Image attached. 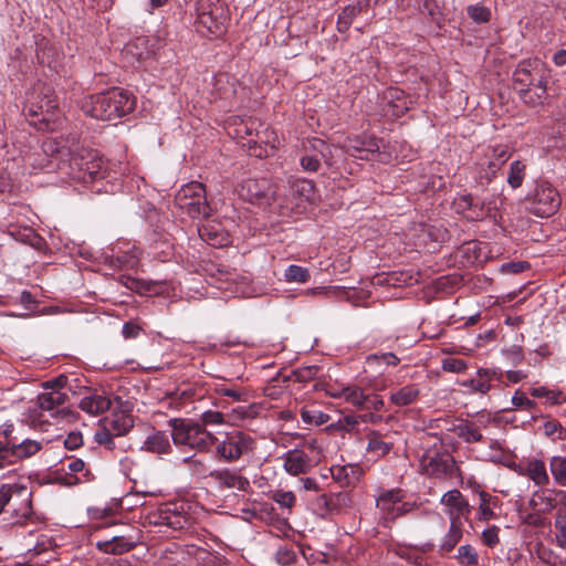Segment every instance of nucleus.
<instances>
[{
    "mask_svg": "<svg viewBox=\"0 0 566 566\" xmlns=\"http://www.w3.org/2000/svg\"><path fill=\"white\" fill-rule=\"evenodd\" d=\"M280 459L283 461V469L291 475L305 474L313 468L310 454L302 449L289 450Z\"/></svg>",
    "mask_w": 566,
    "mask_h": 566,
    "instance_id": "nucleus-15",
    "label": "nucleus"
},
{
    "mask_svg": "<svg viewBox=\"0 0 566 566\" xmlns=\"http://www.w3.org/2000/svg\"><path fill=\"white\" fill-rule=\"evenodd\" d=\"M314 189V184L306 179H297L292 185L293 192L304 200H311Z\"/></svg>",
    "mask_w": 566,
    "mask_h": 566,
    "instance_id": "nucleus-53",
    "label": "nucleus"
},
{
    "mask_svg": "<svg viewBox=\"0 0 566 566\" xmlns=\"http://www.w3.org/2000/svg\"><path fill=\"white\" fill-rule=\"evenodd\" d=\"M500 527L496 525H491L482 531L481 541L484 545L490 548L495 547L500 544Z\"/></svg>",
    "mask_w": 566,
    "mask_h": 566,
    "instance_id": "nucleus-59",
    "label": "nucleus"
},
{
    "mask_svg": "<svg viewBox=\"0 0 566 566\" xmlns=\"http://www.w3.org/2000/svg\"><path fill=\"white\" fill-rule=\"evenodd\" d=\"M302 156L313 155L314 157H322L327 166L334 164L335 153L338 150L337 147L328 145L325 140L311 137L302 142Z\"/></svg>",
    "mask_w": 566,
    "mask_h": 566,
    "instance_id": "nucleus-19",
    "label": "nucleus"
},
{
    "mask_svg": "<svg viewBox=\"0 0 566 566\" xmlns=\"http://www.w3.org/2000/svg\"><path fill=\"white\" fill-rule=\"evenodd\" d=\"M311 509L313 513L321 518H326L333 515L329 494H318L315 499L311 501Z\"/></svg>",
    "mask_w": 566,
    "mask_h": 566,
    "instance_id": "nucleus-40",
    "label": "nucleus"
},
{
    "mask_svg": "<svg viewBox=\"0 0 566 566\" xmlns=\"http://www.w3.org/2000/svg\"><path fill=\"white\" fill-rule=\"evenodd\" d=\"M401 502V494L399 490H390L382 493L377 499V507L381 510L384 513L392 515L397 504Z\"/></svg>",
    "mask_w": 566,
    "mask_h": 566,
    "instance_id": "nucleus-37",
    "label": "nucleus"
},
{
    "mask_svg": "<svg viewBox=\"0 0 566 566\" xmlns=\"http://www.w3.org/2000/svg\"><path fill=\"white\" fill-rule=\"evenodd\" d=\"M525 169H526V166L520 160H515L511 164L510 172L507 176V184L513 189H516L522 186L524 177H525Z\"/></svg>",
    "mask_w": 566,
    "mask_h": 566,
    "instance_id": "nucleus-47",
    "label": "nucleus"
},
{
    "mask_svg": "<svg viewBox=\"0 0 566 566\" xmlns=\"http://www.w3.org/2000/svg\"><path fill=\"white\" fill-rule=\"evenodd\" d=\"M463 536V523H450L448 533L443 536L440 549L443 553L451 552Z\"/></svg>",
    "mask_w": 566,
    "mask_h": 566,
    "instance_id": "nucleus-33",
    "label": "nucleus"
},
{
    "mask_svg": "<svg viewBox=\"0 0 566 566\" xmlns=\"http://www.w3.org/2000/svg\"><path fill=\"white\" fill-rule=\"evenodd\" d=\"M455 558L461 566H476L479 564L478 552L469 544L461 545L458 548Z\"/></svg>",
    "mask_w": 566,
    "mask_h": 566,
    "instance_id": "nucleus-42",
    "label": "nucleus"
},
{
    "mask_svg": "<svg viewBox=\"0 0 566 566\" xmlns=\"http://www.w3.org/2000/svg\"><path fill=\"white\" fill-rule=\"evenodd\" d=\"M545 64L539 59H527L517 64L513 73V78L514 82L521 86H536L542 93H545Z\"/></svg>",
    "mask_w": 566,
    "mask_h": 566,
    "instance_id": "nucleus-8",
    "label": "nucleus"
},
{
    "mask_svg": "<svg viewBox=\"0 0 566 566\" xmlns=\"http://www.w3.org/2000/svg\"><path fill=\"white\" fill-rule=\"evenodd\" d=\"M440 503L444 507V513L448 515L450 523H463L462 520L469 518L471 506L459 490L453 489L446 492Z\"/></svg>",
    "mask_w": 566,
    "mask_h": 566,
    "instance_id": "nucleus-13",
    "label": "nucleus"
},
{
    "mask_svg": "<svg viewBox=\"0 0 566 566\" xmlns=\"http://www.w3.org/2000/svg\"><path fill=\"white\" fill-rule=\"evenodd\" d=\"M43 150L50 155L71 156L72 159L77 151V144L73 142L72 145H61L60 142L48 140L43 143Z\"/></svg>",
    "mask_w": 566,
    "mask_h": 566,
    "instance_id": "nucleus-39",
    "label": "nucleus"
},
{
    "mask_svg": "<svg viewBox=\"0 0 566 566\" xmlns=\"http://www.w3.org/2000/svg\"><path fill=\"white\" fill-rule=\"evenodd\" d=\"M125 108H86V115L102 120H111L112 117H120L127 114Z\"/></svg>",
    "mask_w": 566,
    "mask_h": 566,
    "instance_id": "nucleus-49",
    "label": "nucleus"
},
{
    "mask_svg": "<svg viewBox=\"0 0 566 566\" xmlns=\"http://www.w3.org/2000/svg\"><path fill=\"white\" fill-rule=\"evenodd\" d=\"M526 201L527 210L541 218H548L556 213L562 203L558 191L547 181L538 182Z\"/></svg>",
    "mask_w": 566,
    "mask_h": 566,
    "instance_id": "nucleus-6",
    "label": "nucleus"
},
{
    "mask_svg": "<svg viewBox=\"0 0 566 566\" xmlns=\"http://www.w3.org/2000/svg\"><path fill=\"white\" fill-rule=\"evenodd\" d=\"M468 15L476 23H486L491 20V10L482 4H472L467 8Z\"/></svg>",
    "mask_w": 566,
    "mask_h": 566,
    "instance_id": "nucleus-52",
    "label": "nucleus"
},
{
    "mask_svg": "<svg viewBox=\"0 0 566 566\" xmlns=\"http://www.w3.org/2000/svg\"><path fill=\"white\" fill-rule=\"evenodd\" d=\"M303 448L304 451L307 450L311 453L310 458L312 459L313 467L321 462L324 457V448L318 439L312 438L305 440L303 442Z\"/></svg>",
    "mask_w": 566,
    "mask_h": 566,
    "instance_id": "nucleus-51",
    "label": "nucleus"
},
{
    "mask_svg": "<svg viewBox=\"0 0 566 566\" xmlns=\"http://www.w3.org/2000/svg\"><path fill=\"white\" fill-rule=\"evenodd\" d=\"M12 455L15 458H29L40 450V443L34 440H23L20 443H11Z\"/></svg>",
    "mask_w": 566,
    "mask_h": 566,
    "instance_id": "nucleus-41",
    "label": "nucleus"
},
{
    "mask_svg": "<svg viewBox=\"0 0 566 566\" xmlns=\"http://www.w3.org/2000/svg\"><path fill=\"white\" fill-rule=\"evenodd\" d=\"M349 471L354 472L353 465H335L331 468L332 478L342 485H349L352 483L353 479L349 476Z\"/></svg>",
    "mask_w": 566,
    "mask_h": 566,
    "instance_id": "nucleus-57",
    "label": "nucleus"
},
{
    "mask_svg": "<svg viewBox=\"0 0 566 566\" xmlns=\"http://www.w3.org/2000/svg\"><path fill=\"white\" fill-rule=\"evenodd\" d=\"M151 518L150 523L164 525L174 531L182 530L188 525V517L170 507L160 509Z\"/></svg>",
    "mask_w": 566,
    "mask_h": 566,
    "instance_id": "nucleus-24",
    "label": "nucleus"
},
{
    "mask_svg": "<svg viewBox=\"0 0 566 566\" xmlns=\"http://www.w3.org/2000/svg\"><path fill=\"white\" fill-rule=\"evenodd\" d=\"M140 450L159 455L168 454L171 451L170 439L164 431H154L146 437L140 447Z\"/></svg>",
    "mask_w": 566,
    "mask_h": 566,
    "instance_id": "nucleus-26",
    "label": "nucleus"
},
{
    "mask_svg": "<svg viewBox=\"0 0 566 566\" xmlns=\"http://www.w3.org/2000/svg\"><path fill=\"white\" fill-rule=\"evenodd\" d=\"M318 373L317 366H304L292 371L289 379H294L298 382H307L316 377Z\"/></svg>",
    "mask_w": 566,
    "mask_h": 566,
    "instance_id": "nucleus-56",
    "label": "nucleus"
},
{
    "mask_svg": "<svg viewBox=\"0 0 566 566\" xmlns=\"http://www.w3.org/2000/svg\"><path fill=\"white\" fill-rule=\"evenodd\" d=\"M39 109L42 111L43 108ZM23 115L30 122V125L35 126L39 130L53 129L48 117L42 116V119L38 122V117L42 115V112L29 107L28 113H23Z\"/></svg>",
    "mask_w": 566,
    "mask_h": 566,
    "instance_id": "nucleus-54",
    "label": "nucleus"
},
{
    "mask_svg": "<svg viewBox=\"0 0 566 566\" xmlns=\"http://www.w3.org/2000/svg\"><path fill=\"white\" fill-rule=\"evenodd\" d=\"M488 169L484 177L488 181L495 176L496 171L509 160L511 157L510 148L507 145H496L490 149L488 154Z\"/></svg>",
    "mask_w": 566,
    "mask_h": 566,
    "instance_id": "nucleus-27",
    "label": "nucleus"
},
{
    "mask_svg": "<svg viewBox=\"0 0 566 566\" xmlns=\"http://www.w3.org/2000/svg\"><path fill=\"white\" fill-rule=\"evenodd\" d=\"M229 19L227 6L222 0H198L196 4V28L199 32L220 35Z\"/></svg>",
    "mask_w": 566,
    "mask_h": 566,
    "instance_id": "nucleus-3",
    "label": "nucleus"
},
{
    "mask_svg": "<svg viewBox=\"0 0 566 566\" xmlns=\"http://www.w3.org/2000/svg\"><path fill=\"white\" fill-rule=\"evenodd\" d=\"M480 421L461 420L453 426L452 431L454 434L467 443L481 442L483 436L481 432Z\"/></svg>",
    "mask_w": 566,
    "mask_h": 566,
    "instance_id": "nucleus-28",
    "label": "nucleus"
},
{
    "mask_svg": "<svg viewBox=\"0 0 566 566\" xmlns=\"http://www.w3.org/2000/svg\"><path fill=\"white\" fill-rule=\"evenodd\" d=\"M82 154L77 149L74 154L72 161L78 167L85 175H87L90 181H95L107 177L105 163L102 157L94 150H83Z\"/></svg>",
    "mask_w": 566,
    "mask_h": 566,
    "instance_id": "nucleus-14",
    "label": "nucleus"
},
{
    "mask_svg": "<svg viewBox=\"0 0 566 566\" xmlns=\"http://www.w3.org/2000/svg\"><path fill=\"white\" fill-rule=\"evenodd\" d=\"M420 462L423 473L436 479L452 478L459 471L453 457L448 453L427 451Z\"/></svg>",
    "mask_w": 566,
    "mask_h": 566,
    "instance_id": "nucleus-11",
    "label": "nucleus"
},
{
    "mask_svg": "<svg viewBox=\"0 0 566 566\" xmlns=\"http://www.w3.org/2000/svg\"><path fill=\"white\" fill-rule=\"evenodd\" d=\"M286 282L306 283L310 280V272L306 268L300 265H289L284 272Z\"/></svg>",
    "mask_w": 566,
    "mask_h": 566,
    "instance_id": "nucleus-48",
    "label": "nucleus"
},
{
    "mask_svg": "<svg viewBox=\"0 0 566 566\" xmlns=\"http://www.w3.org/2000/svg\"><path fill=\"white\" fill-rule=\"evenodd\" d=\"M479 521L488 522L490 520L496 518V513L494 512L495 507L500 505V499L497 496H493L485 491L479 492Z\"/></svg>",
    "mask_w": 566,
    "mask_h": 566,
    "instance_id": "nucleus-30",
    "label": "nucleus"
},
{
    "mask_svg": "<svg viewBox=\"0 0 566 566\" xmlns=\"http://www.w3.org/2000/svg\"><path fill=\"white\" fill-rule=\"evenodd\" d=\"M301 419L308 426H322L329 420V416L321 410L302 408Z\"/></svg>",
    "mask_w": 566,
    "mask_h": 566,
    "instance_id": "nucleus-46",
    "label": "nucleus"
},
{
    "mask_svg": "<svg viewBox=\"0 0 566 566\" xmlns=\"http://www.w3.org/2000/svg\"><path fill=\"white\" fill-rule=\"evenodd\" d=\"M520 474L527 476L537 486H545L549 483V476L545 463L539 459L528 460L520 470Z\"/></svg>",
    "mask_w": 566,
    "mask_h": 566,
    "instance_id": "nucleus-25",
    "label": "nucleus"
},
{
    "mask_svg": "<svg viewBox=\"0 0 566 566\" xmlns=\"http://www.w3.org/2000/svg\"><path fill=\"white\" fill-rule=\"evenodd\" d=\"M419 395L420 390L417 385H407L399 388L397 391H392L389 399L395 406L405 407L413 403Z\"/></svg>",
    "mask_w": 566,
    "mask_h": 566,
    "instance_id": "nucleus-31",
    "label": "nucleus"
},
{
    "mask_svg": "<svg viewBox=\"0 0 566 566\" xmlns=\"http://www.w3.org/2000/svg\"><path fill=\"white\" fill-rule=\"evenodd\" d=\"M239 196L258 206H269L275 198V188L270 179H247L239 189Z\"/></svg>",
    "mask_w": 566,
    "mask_h": 566,
    "instance_id": "nucleus-9",
    "label": "nucleus"
},
{
    "mask_svg": "<svg viewBox=\"0 0 566 566\" xmlns=\"http://www.w3.org/2000/svg\"><path fill=\"white\" fill-rule=\"evenodd\" d=\"M530 395L535 398H544L548 405L557 406L566 403V394L559 389H549L546 386L530 389Z\"/></svg>",
    "mask_w": 566,
    "mask_h": 566,
    "instance_id": "nucleus-32",
    "label": "nucleus"
},
{
    "mask_svg": "<svg viewBox=\"0 0 566 566\" xmlns=\"http://www.w3.org/2000/svg\"><path fill=\"white\" fill-rule=\"evenodd\" d=\"M533 509L541 507L543 511H552L557 506V500L552 495L551 490H538L533 493L530 501Z\"/></svg>",
    "mask_w": 566,
    "mask_h": 566,
    "instance_id": "nucleus-36",
    "label": "nucleus"
},
{
    "mask_svg": "<svg viewBox=\"0 0 566 566\" xmlns=\"http://www.w3.org/2000/svg\"><path fill=\"white\" fill-rule=\"evenodd\" d=\"M332 397L343 398L346 402L358 409L364 407L366 394L359 387H344L337 392H331Z\"/></svg>",
    "mask_w": 566,
    "mask_h": 566,
    "instance_id": "nucleus-34",
    "label": "nucleus"
},
{
    "mask_svg": "<svg viewBox=\"0 0 566 566\" xmlns=\"http://www.w3.org/2000/svg\"><path fill=\"white\" fill-rule=\"evenodd\" d=\"M171 439L176 446L189 447L199 452H210L217 437L198 421L172 418L168 421Z\"/></svg>",
    "mask_w": 566,
    "mask_h": 566,
    "instance_id": "nucleus-1",
    "label": "nucleus"
},
{
    "mask_svg": "<svg viewBox=\"0 0 566 566\" xmlns=\"http://www.w3.org/2000/svg\"><path fill=\"white\" fill-rule=\"evenodd\" d=\"M274 501L281 506L291 509L296 502V496L291 491H279L273 496Z\"/></svg>",
    "mask_w": 566,
    "mask_h": 566,
    "instance_id": "nucleus-64",
    "label": "nucleus"
},
{
    "mask_svg": "<svg viewBox=\"0 0 566 566\" xmlns=\"http://www.w3.org/2000/svg\"><path fill=\"white\" fill-rule=\"evenodd\" d=\"M67 399V395L60 390H45L38 396V409H30L29 417L33 426L46 422L43 419V412H48L50 417L56 418L67 413L63 407Z\"/></svg>",
    "mask_w": 566,
    "mask_h": 566,
    "instance_id": "nucleus-7",
    "label": "nucleus"
},
{
    "mask_svg": "<svg viewBox=\"0 0 566 566\" xmlns=\"http://www.w3.org/2000/svg\"><path fill=\"white\" fill-rule=\"evenodd\" d=\"M31 491L22 480L0 484V514L9 512L12 523L21 524L32 514Z\"/></svg>",
    "mask_w": 566,
    "mask_h": 566,
    "instance_id": "nucleus-2",
    "label": "nucleus"
},
{
    "mask_svg": "<svg viewBox=\"0 0 566 566\" xmlns=\"http://www.w3.org/2000/svg\"><path fill=\"white\" fill-rule=\"evenodd\" d=\"M91 98L92 104H99L101 106H124L126 104L134 106L136 104L135 98H132L128 91L120 87H112L92 96Z\"/></svg>",
    "mask_w": 566,
    "mask_h": 566,
    "instance_id": "nucleus-21",
    "label": "nucleus"
},
{
    "mask_svg": "<svg viewBox=\"0 0 566 566\" xmlns=\"http://www.w3.org/2000/svg\"><path fill=\"white\" fill-rule=\"evenodd\" d=\"M216 455L226 462H234L240 458L253 452L255 440L241 430L226 432L219 440L217 437Z\"/></svg>",
    "mask_w": 566,
    "mask_h": 566,
    "instance_id": "nucleus-4",
    "label": "nucleus"
},
{
    "mask_svg": "<svg viewBox=\"0 0 566 566\" xmlns=\"http://www.w3.org/2000/svg\"><path fill=\"white\" fill-rule=\"evenodd\" d=\"M322 157H314L313 155L310 156H301L300 158V165L304 171L307 172H317L322 167Z\"/></svg>",
    "mask_w": 566,
    "mask_h": 566,
    "instance_id": "nucleus-62",
    "label": "nucleus"
},
{
    "mask_svg": "<svg viewBox=\"0 0 566 566\" xmlns=\"http://www.w3.org/2000/svg\"><path fill=\"white\" fill-rule=\"evenodd\" d=\"M333 515L340 513L344 509L348 507L352 503L350 496L346 492H338L329 494Z\"/></svg>",
    "mask_w": 566,
    "mask_h": 566,
    "instance_id": "nucleus-58",
    "label": "nucleus"
},
{
    "mask_svg": "<svg viewBox=\"0 0 566 566\" xmlns=\"http://www.w3.org/2000/svg\"><path fill=\"white\" fill-rule=\"evenodd\" d=\"M442 369L450 373H463L468 368V364L459 358L447 357L442 360Z\"/></svg>",
    "mask_w": 566,
    "mask_h": 566,
    "instance_id": "nucleus-61",
    "label": "nucleus"
},
{
    "mask_svg": "<svg viewBox=\"0 0 566 566\" xmlns=\"http://www.w3.org/2000/svg\"><path fill=\"white\" fill-rule=\"evenodd\" d=\"M112 406L109 396L103 391L87 390L80 400L78 408L84 412L97 416L108 410Z\"/></svg>",
    "mask_w": 566,
    "mask_h": 566,
    "instance_id": "nucleus-20",
    "label": "nucleus"
},
{
    "mask_svg": "<svg viewBox=\"0 0 566 566\" xmlns=\"http://www.w3.org/2000/svg\"><path fill=\"white\" fill-rule=\"evenodd\" d=\"M554 526L557 531L556 543L559 547H566V511L559 509L556 513Z\"/></svg>",
    "mask_w": 566,
    "mask_h": 566,
    "instance_id": "nucleus-50",
    "label": "nucleus"
},
{
    "mask_svg": "<svg viewBox=\"0 0 566 566\" xmlns=\"http://www.w3.org/2000/svg\"><path fill=\"white\" fill-rule=\"evenodd\" d=\"M453 205L458 213H462L471 220H481L490 213V209L485 208V203L474 201L470 193L458 196Z\"/></svg>",
    "mask_w": 566,
    "mask_h": 566,
    "instance_id": "nucleus-18",
    "label": "nucleus"
},
{
    "mask_svg": "<svg viewBox=\"0 0 566 566\" xmlns=\"http://www.w3.org/2000/svg\"><path fill=\"white\" fill-rule=\"evenodd\" d=\"M549 470L556 484L566 486V457L554 455L549 460Z\"/></svg>",
    "mask_w": 566,
    "mask_h": 566,
    "instance_id": "nucleus-38",
    "label": "nucleus"
},
{
    "mask_svg": "<svg viewBox=\"0 0 566 566\" xmlns=\"http://www.w3.org/2000/svg\"><path fill=\"white\" fill-rule=\"evenodd\" d=\"M176 202L193 219L208 218L211 213L206 198V188L201 182L192 181L184 186L176 196Z\"/></svg>",
    "mask_w": 566,
    "mask_h": 566,
    "instance_id": "nucleus-5",
    "label": "nucleus"
},
{
    "mask_svg": "<svg viewBox=\"0 0 566 566\" xmlns=\"http://www.w3.org/2000/svg\"><path fill=\"white\" fill-rule=\"evenodd\" d=\"M136 546L133 538L126 536H114L112 539L98 542L97 547L106 554L119 555L129 552Z\"/></svg>",
    "mask_w": 566,
    "mask_h": 566,
    "instance_id": "nucleus-29",
    "label": "nucleus"
},
{
    "mask_svg": "<svg viewBox=\"0 0 566 566\" xmlns=\"http://www.w3.org/2000/svg\"><path fill=\"white\" fill-rule=\"evenodd\" d=\"M123 284L127 289H129L138 294H147V293L157 292L155 289L156 283L144 281L140 279H135L132 276L123 277Z\"/></svg>",
    "mask_w": 566,
    "mask_h": 566,
    "instance_id": "nucleus-44",
    "label": "nucleus"
},
{
    "mask_svg": "<svg viewBox=\"0 0 566 566\" xmlns=\"http://www.w3.org/2000/svg\"><path fill=\"white\" fill-rule=\"evenodd\" d=\"M199 423L206 429L208 426H221L226 423V417L221 411L206 410L200 415Z\"/></svg>",
    "mask_w": 566,
    "mask_h": 566,
    "instance_id": "nucleus-55",
    "label": "nucleus"
},
{
    "mask_svg": "<svg viewBox=\"0 0 566 566\" xmlns=\"http://www.w3.org/2000/svg\"><path fill=\"white\" fill-rule=\"evenodd\" d=\"M384 142L374 136L348 137L344 143L346 151L358 159L370 160L376 154L380 155Z\"/></svg>",
    "mask_w": 566,
    "mask_h": 566,
    "instance_id": "nucleus-12",
    "label": "nucleus"
},
{
    "mask_svg": "<svg viewBox=\"0 0 566 566\" xmlns=\"http://www.w3.org/2000/svg\"><path fill=\"white\" fill-rule=\"evenodd\" d=\"M512 405L515 408H520L523 410H532L535 408L536 402L534 400H531L525 392H523L521 389H517L513 397H512Z\"/></svg>",
    "mask_w": 566,
    "mask_h": 566,
    "instance_id": "nucleus-60",
    "label": "nucleus"
},
{
    "mask_svg": "<svg viewBox=\"0 0 566 566\" xmlns=\"http://www.w3.org/2000/svg\"><path fill=\"white\" fill-rule=\"evenodd\" d=\"M295 558H296L295 552L287 546L280 547L275 553V559H276L277 564H280L282 566H289V565L293 564Z\"/></svg>",
    "mask_w": 566,
    "mask_h": 566,
    "instance_id": "nucleus-63",
    "label": "nucleus"
},
{
    "mask_svg": "<svg viewBox=\"0 0 566 566\" xmlns=\"http://www.w3.org/2000/svg\"><path fill=\"white\" fill-rule=\"evenodd\" d=\"M133 428V420L125 413H115L101 420L97 430L122 437Z\"/></svg>",
    "mask_w": 566,
    "mask_h": 566,
    "instance_id": "nucleus-23",
    "label": "nucleus"
},
{
    "mask_svg": "<svg viewBox=\"0 0 566 566\" xmlns=\"http://www.w3.org/2000/svg\"><path fill=\"white\" fill-rule=\"evenodd\" d=\"M198 234L207 244L221 248L230 243L228 231L217 221H207L198 227Z\"/></svg>",
    "mask_w": 566,
    "mask_h": 566,
    "instance_id": "nucleus-16",
    "label": "nucleus"
},
{
    "mask_svg": "<svg viewBox=\"0 0 566 566\" xmlns=\"http://www.w3.org/2000/svg\"><path fill=\"white\" fill-rule=\"evenodd\" d=\"M243 146L248 148L251 156L264 158L272 156L281 146V139L276 132L269 126L259 124L255 130V138H249Z\"/></svg>",
    "mask_w": 566,
    "mask_h": 566,
    "instance_id": "nucleus-10",
    "label": "nucleus"
},
{
    "mask_svg": "<svg viewBox=\"0 0 566 566\" xmlns=\"http://www.w3.org/2000/svg\"><path fill=\"white\" fill-rule=\"evenodd\" d=\"M259 124L253 119L241 120L234 128V135L240 138L241 144L247 143L249 138H255V130H259Z\"/></svg>",
    "mask_w": 566,
    "mask_h": 566,
    "instance_id": "nucleus-43",
    "label": "nucleus"
},
{
    "mask_svg": "<svg viewBox=\"0 0 566 566\" xmlns=\"http://www.w3.org/2000/svg\"><path fill=\"white\" fill-rule=\"evenodd\" d=\"M209 476L221 488L226 489H237L247 492L251 486L249 480L241 475L239 471L228 468L210 471Z\"/></svg>",
    "mask_w": 566,
    "mask_h": 566,
    "instance_id": "nucleus-17",
    "label": "nucleus"
},
{
    "mask_svg": "<svg viewBox=\"0 0 566 566\" xmlns=\"http://www.w3.org/2000/svg\"><path fill=\"white\" fill-rule=\"evenodd\" d=\"M371 4V0H349V3L343 9L338 15L337 30L345 33L349 30L354 19L366 12Z\"/></svg>",
    "mask_w": 566,
    "mask_h": 566,
    "instance_id": "nucleus-22",
    "label": "nucleus"
},
{
    "mask_svg": "<svg viewBox=\"0 0 566 566\" xmlns=\"http://www.w3.org/2000/svg\"><path fill=\"white\" fill-rule=\"evenodd\" d=\"M367 451L375 452L377 455H385L391 450V443L384 441L379 433L370 432L367 436Z\"/></svg>",
    "mask_w": 566,
    "mask_h": 566,
    "instance_id": "nucleus-45",
    "label": "nucleus"
},
{
    "mask_svg": "<svg viewBox=\"0 0 566 566\" xmlns=\"http://www.w3.org/2000/svg\"><path fill=\"white\" fill-rule=\"evenodd\" d=\"M193 395L195 390L191 387L177 388L167 396L166 400L169 407L180 410L188 402L192 401Z\"/></svg>",
    "mask_w": 566,
    "mask_h": 566,
    "instance_id": "nucleus-35",
    "label": "nucleus"
}]
</instances>
